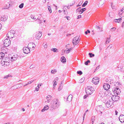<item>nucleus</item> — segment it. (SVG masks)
<instances>
[{"label": "nucleus", "mask_w": 124, "mask_h": 124, "mask_svg": "<svg viewBox=\"0 0 124 124\" xmlns=\"http://www.w3.org/2000/svg\"><path fill=\"white\" fill-rule=\"evenodd\" d=\"M60 105L59 102L58 100L57 99H54L52 100L49 106L52 108L50 109V110L53 111L54 110L57 108Z\"/></svg>", "instance_id": "f257e3e1"}, {"label": "nucleus", "mask_w": 124, "mask_h": 124, "mask_svg": "<svg viewBox=\"0 0 124 124\" xmlns=\"http://www.w3.org/2000/svg\"><path fill=\"white\" fill-rule=\"evenodd\" d=\"M103 102L105 104L106 107L108 108L111 107L112 104L114 103L113 101L111 100H108L105 99V100H103Z\"/></svg>", "instance_id": "f03ea898"}, {"label": "nucleus", "mask_w": 124, "mask_h": 124, "mask_svg": "<svg viewBox=\"0 0 124 124\" xmlns=\"http://www.w3.org/2000/svg\"><path fill=\"white\" fill-rule=\"evenodd\" d=\"M94 91L93 88L91 86H88L85 88V92L88 95H91Z\"/></svg>", "instance_id": "7ed1b4c3"}, {"label": "nucleus", "mask_w": 124, "mask_h": 124, "mask_svg": "<svg viewBox=\"0 0 124 124\" xmlns=\"http://www.w3.org/2000/svg\"><path fill=\"white\" fill-rule=\"evenodd\" d=\"M15 33V32L14 30H11L7 34V37L9 38H12L14 37Z\"/></svg>", "instance_id": "20e7f679"}, {"label": "nucleus", "mask_w": 124, "mask_h": 124, "mask_svg": "<svg viewBox=\"0 0 124 124\" xmlns=\"http://www.w3.org/2000/svg\"><path fill=\"white\" fill-rule=\"evenodd\" d=\"M79 37L78 36H76L73 38L72 40V43L74 45H76L79 42Z\"/></svg>", "instance_id": "39448f33"}, {"label": "nucleus", "mask_w": 124, "mask_h": 124, "mask_svg": "<svg viewBox=\"0 0 124 124\" xmlns=\"http://www.w3.org/2000/svg\"><path fill=\"white\" fill-rule=\"evenodd\" d=\"M11 41L9 39H5L4 41V44L5 47L8 46L10 44Z\"/></svg>", "instance_id": "423d86ee"}, {"label": "nucleus", "mask_w": 124, "mask_h": 124, "mask_svg": "<svg viewBox=\"0 0 124 124\" xmlns=\"http://www.w3.org/2000/svg\"><path fill=\"white\" fill-rule=\"evenodd\" d=\"M112 91H113L114 92L116 93L117 94H119L121 92L120 89L117 87H116V88H113L112 89Z\"/></svg>", "instance_id": "0eeeda50"}, {"label": "nucleus", "mask_w": 124, "mask_h": 124, "mask_svg": "<svg viewBox=\"0 0 124 124\" xmlns=\"http://www.w3.org/2000/svg\"><path fill=\"white\" fill-rule=\"evenodd\" d=\"M99 81V78L98 77H95L93 78L92 82L95 84H97Z\"/></svg>", "instance_id": "6e6552de"}, {"label": "nucleus", "mask_w": 124, "mask_h": 124, "mask_svg": "<svg viewBox=\"0 0 124 124\" xmlns=\"http://www.w3.org/2000/svg\"><path fill=\"white\" fill-rule=\"evenodd\" d=\"M112 96L111 97V100L113 101H118L119 100L120 97L119 96L117 95H112Z\"/></svg>", "instance_id": "1a4fd4ad"}, {"label": "nucleus", "mask_w": 124, "mask_h": 124, "mask_svg": "<svg viewBox=\"0 0 124 124\" xmlns=\"http://www.w3.org/2000/svg\"><path fill=\"white\" fill-rule=\"evenodd\" d=\"M9 57H6V58H5V57H4L3 58H2L1 61V64H3V62H10V59Z\"/></svg>", "instance_id": "9d476101"}, {"label": "nucleus", "mask_w": 124, "mask_h": 124, "mask_svg": "<svg viewBox=\"0 0 124 124\" xmlns=\"http://www.w3.org/2000/svg\"><path fill=\"white\" fill-rule=\"evenodd\" d=\"M42 32L41 31H39V32H37L35 35V39H39L41 37L42 35Z\"/></svg>", "instance_id": "9b49d317"}, {"label": "nucleus", "mask_w": 124, "mask_h": 124, "mask_svg": "<svg viewBox=\"0 0 124 124\" xmlns=\"http://www.w3.org/2000/svg\"><path fill=\"white\" fill-rule=\"evenodd\" d=\"M23 52L25 54H28L30 53V49L27 47H24L23 49Z\"/></svg>", "instance_id": "f8f14e48"}, {"label": "nucleus", "mask_w": 124, "mask_h": 124, "mask_svg": "<svg viewBox=\"0 0 124 124\" xmlns=\"http://www.w3.org/2000/svg\"><path fill=\"white\" fill-rule=\"evenodd\" d=\"M110 87V85L107 83H104L103 85V88L106 90H108Z\"/></svg>", "instance_id": "ddd939ff"}, {"label": "nucleus", "mask_w": 124, "mask_h": 124, "mask_svg": "<svg viewBox=\"0 0 124 124\" xmlns=\"http://www.w3.org/2000/svg\"><path fill=\"white\" fill-rule=\"evenodd\" d=\"M18 56L17 54H15V55H13V56H12L11 57V61H13L16 60L18 58Z\"/></svg>", "instance_id": "4468645a"}, {"label": "nucleus", "mask_w": 124, "mask_h": 124, "mask_svg": "<svg viewBox=\"0 0 124 124\" xmlns=\"http://www.w3.org/2000/svg\"><path fill=\"white\" fill-rule=\"evenodd\" d=\"M8 18V16L6 15H4L0 18V20L1 21H6Z\"/></svg>", "instance_id": "2eb2a0df"}, {"label": "nucleus", "mask_w": 124, "mask_h": 124, "mask_svg": "<svg viewBox=\"0 0 124 124\" xmlns=\"http://www.w3.org/2000/svg\"><path fill=\"white\" fill-rule=\"evenodd\" d=\"M119 118L121 122H124V115H121L120 116Z\"/></svg>", "instance_id": "dca6fc26"}, {"label": "nucleus", "mask_w": 124, "mask_h": 124, "mask_svg": "<svg viewBox=\"0 0 124 124\" xmlns=\"http://www.w3.org/2000/svg\"><path fill=\"white\" fill-rule=\"evenodd\" d=\"M124 12V7L122 8L121 9H120L119 11L118 14L120 17H123L121 15Z\"/></svg>", "instance_id": "f3484780"}, {"label": "nucleus", "mask_w": 124, "mask_h": 124, "mask_svg": "<svg viewBox=\"0 0 124 124\" xmlns=\"http://www.w3.org/2000/svg\"><path fill=\"white\" fill-rule=\"evenodd\" d=\"M22 84H19L14 86L13 87L15 89H16L18 88H20L22 86Z\"/></svg>", "instance_id": "a211bd4d"}, {"label": "nucleus", "mask_w": 124, "mask_h": 124, "mask_svg": "<svg viewBox=\"0 0 124 124\" xmlns=\"http://www.w3.org/2000/svg\"><path fill=\"white\" fill-rule=\"evenodd\" d=\"M86 9L85 8H82L81 10H79L78 12L79 14H82L85 10Z\"/></svg>", "instance_id": "6ab92c4d"}, {"label": "nucleus", "mask_w": 124, "mask_h": 124, "mask_svg": "<svg viewBox=\"0 0 124 124\" xmlns=\"http://www.w3.org/2000/svg\"><path fill=\"white\" fill-rule=\"evenodd\" d=\"M61 61L62 62L64 63L66 62V59L64 57L62 56L61 59Z\"/></svg>", "instance_id": "aec40b11"}, {"label": "nucleus", "mask_w": 124, "mask_h": 124, "mask_svg": "<svg viewBox=\"0 0 124 124\" xmlns=\"http://www.w3.org/2000/svg\"><path fill=\"white\" fill-rule=\"evenodd\" d=\"M72 95H70L67 98V101H70L72 99Z\"/></svg>", "instance_id": "412c9836"}, {"label": "nucleus", "mask_w": 124, "mask_h": 124, "mask_svg": "<svg viewBox=\"0 0 124 124\" xmlns=\"http://www.w3.org/2000/svg\"><path fill=\"white\" fill-rule=\"evenodd\" d=\"M52 97V96L49 95H48L46 96V99L47 100V102H49L50 100H51Z\"/></svg>", "instance_id": "4be33fe9"}, {"label": "nucleus", "mask_w": 124, "mask_h": 124, "mask_svg": "<svg viewBox=\"0 0 124 124\" xmlns=\"http://www.w3.org/2000/svg\"><path fill=\"white\" fill-rule=\"evenodd\" d=\"M4 54L3 53H0V59H2V58H3L4 57Z\"/></svg>", "instance_id": "5701e85b"}, {"label": "nucleus", "mask_w": 124, "mask_h": 124, "mask_svg": "<svg viewBox=\"0 0 124 124\" xmlns=\"http://www.w3.org/2000/svg\"><path fill=\"white\" fill-rule=\"evenodd\" d=\"M12 76L10 74H8V75H6L3 78L4 79H8L10 77H11Z\"/></svg>", "instance_id": "b1692460"}, {"label": "nucleus", "mask_w": 124, "mask_h": 124, "mask_svg": "<svg viewBox=\"0 0 124 124\" xmlns=\"http://www.w3.org/2000/svg\"><path fill=\"white\" fill-rule=\"evenodd\" d=\"M73 49V48L71 47L70 48V49H68V50H65V52H66V53H69L70 52V51L72 50Z\"/></svg>", "instance_id": "393cba45"}, {"label": "nucleus", "mask_w": 124, "mask_h": 124, "mask_svg": "<svg viewBox=\"0 0 124 124\" xmlns=\"http://www.w3.org/2000/svg\"><path fill=\"white\" fill-rule=\"evenodd\" d=\"M2 64L3 66H8L9 65V62H3V64Z\"/></svg>", "instance_id": "a878e982"}, {"label": "nucleus", "mask_w": 124, "mask_h": 124, "mask_svg": "<svg viewBox=\"0 0 124 124\" xmlns=\"http://www.w3.org/2000/svg\"><path fill=\"white\" fill-rule=\"evenodd\" d=\"M122 19L121 18H119L118 19H115L114 20V21L115 22L119 23Z\"/></svg>", "instance_id": "bb28decb"}, {"label": "nucleus", "mask_w": 124, "mask_h": 124, "mask_svg": "<svg viewBox=\"0 0 124 124\" xmlns=\"http://www.w3.org/2000/svg\"><path fill=\"white\" fill-rule=\"evenodd\" d=\"M110 41V38H107L106 40L105 43V44H107V42L109 43Z\"/></svg>", "instance_id": "cd10ccee"}, {"label": "nucleus", "mask_w": 124, "mask_h": 124, "mask_svg": "<svg viewBox=\"0 0 124 124\" xmlns=\"http://www.w3.org/2000/svg\"><path fill=\"white\" fill-rule=\"evenodd\" d=\"M85 80V78L84 77H83L81 79H80L78 81V82L80 83H82Z\"/></svg>", "instance_id": "c85d7f7f"}, {"label": "nucleus", "mask_w": 124, "mask_h": 124, "mask_svg": "<svg viewBox=\"0 0 124 124\" xmlns=\"http://www.w3.org/2000/svg\"><path fill=\"white\" fill-rule=\"evenodd\" d=\"M51 51H53L54 52H57V49L56 48H52L51 49Z\"/></svg>", "instance_id": "c756f323"}, {"label": "nucleus", "mask_w": 124, "mask_h": 124, "mask_svg": "<svg viewBox=\"0 0 124 124\" xmlns=\"http://www.w3.org/2000/svg\"><path fill=\"white\" fill-rule=\"evenodd\" d=\"M88 2L87 1H85L82 5V7H85L87 5Z\"/></svg>", "instance_id": "7c9ffc66"}, {"label": "nucleus", "mask_w": 124, "mask_h": 124, "mask_svg": "<svg viewBox=\"0 0 124 124\" xmlns=\"http://www.w3.org/2000/svg\"><path fill=\"white\" fill-rule=\"evenodd\" d=\"M48 9L49 10V12L50 13H51L52 12V10L51 9V6H48Z\"/></svg>", "instance_id": "2f4dec72"}, {"label": "nucleus", "mask_w": 124, "mask_h": 124, "mask_svg": "<svg viewBox=\"0 0 124 124\" xmlns=\"http://www.w3.org/2000/svg\"><path fill=\"white\" fill-rule=\"evenodd\" d=\"M63 86V85H60L58 88V90L60 91L62 89Z\"/></svg>", "instance_id": "473e14b6"}, {"label": "nucleus", "mask_w": 124, "mask_h": 124, "mask_svg": "<svg viewBox=\"0 0 124 124\" xmlns=\"http://www.w3.org/2000/svg\"><path fill=\"white\" fill-rule=\"evenodd\" d=\"M95 119V117L94 116H92V117L91 118V121H92V124H93V122L94 121Z\"/></svg>", "instance_id": "72a5a7b5"}, {"label": "nucleus", "mask_w": 124, "mask_h": 124, "mask_svg": "<svg viewBox=\"0 0 124 124\" xmlns=\"http://www.w3.org/2000/svg\"><path fill=\"white\" fill-rule=\"evenodd\" d=\"M57 72L56 70H52L51 71V73L52 74H54L55 73H56Z\"/></svg>", "instance_id": "f704fd0d"}, {"label": "nucleus", "mask_w": 124, "mask_h": 124, "mask_svg": "<svg viewBox=\"0 0 124 124\" xmlns=\"http://www.w3.org/2000/svg\"><path fill=\"white\" fill-rule=\"evenodd\" d=\"M89 55L90 57H93L94 56V54H92V53H89Z\"/></svg>", "instance_id": "c9c22d12"}, {"label": "nucleus", "mask_w": 124, "mask_h": 124, "mask_svg": "<svg viewBox=\"0 0 124 124\" xmlns=\"http://www.w3.org/2000/svg\"><path fill=\"white\" fill-rule=\"evenodd\" d=\"M90 62V61L88 60H87L86 62H85V64L86 65H88V63Z\"/></svg>", "instance_id": "e433bc0d"}, {"label": "nucleus", "mask_w": 124, "mask_h": 124, "mask_svg": "<svg viewBox=\"0 0 124 124\" xmlns=\"http://www.w3.org/2000/svg\"><path fill=\"white\" fill-rule=\"evenodd\" d=\"M95 28H98V29H100V31H101H101H103V30H102V29H101V30L100 29H101V28L99 26H98L97 25H96L95 26Z\"/></svg>", "instance_id": "4c0bfd02"}, {"label": "nucleus", "mask_w": 124, "mask_h": 124, "mask_svg": "<svg viewBox=\"0 0 124 124\" xmlns=\"http://www.w3.org/2000/svg\"><path fill=\"white\" fill-rule=\"evenodd\" d=\"M23 3H22L19 5V7L21 8H22L23 7Z\"/></svg>", "instance_id": "58836bf2"}, {"label": "nucleus", "mask_w": 124, "mask_h": 124, "mask_svg": "<svg viewBox=\"0 0 124 124\" xmlns=\"http://www.w3.org/2000/svg\"><path fill=\"white\" fill-rule=\"evenodd\" d=\"M105 2V0H101L100 2V3L101 5L103 4Z\"/></svg>", "instance_id": "ea45409f"}, {"label": "nucleus", "mask_w": 124, "mask_h": 124, "mask_svg": "<svg viewBox=\"0 0 124 124\" xmlns=\"http://www.w3.org/2000/svg\"><path fill=\"white\" fill-rule=\"evenodd\" d=\"M39 84H38V86L35 88V90L37 91H38L39 90Z\"/></svg>", "instance_id": "a19ab883"}, {"label": "nucleus", "mask_w": 124, "mask_h": 124, "mask_svg": "<svg viewBox=\"0 0 124 124\" xmlns=\"http://www.w3.org/2000/svg\"><path fill=\"white\" fill-rule=\"evenodd\" d=\"M116 29V28L113 27V28H111L110 29V30L112 32H113V31H114Z\"/></svg>", "instance_id": "79ce46f5"}, {"label": "nucleus", "mask_w": 124, "mask_h": 124, "mask_svg": "<svg viewBox=\"0 0 124 124\" xmlns=\"http://www.w3.org/2000/svg\"><path fill=\"white\" fill-rule=\"evenodd\" d=\"M77 73L80 75H81L82 74V72L81 71H78L77 72Z\"/></svg>", "instance_id": "37998d69"}, {"label": "nucleus", "mask_w": 124, "mask_h": 124, "mask_svg": "<svg viewBox=\"0 0 124 124\" xmlns=\"http://www.w3.org/2000/svg\"><path fill=\"white\" fill-rule=\"evenodd\" d=\"M30 17L32 19H36V18H35L34 15H31L30 16Z\"/></svg>", "instance_id": "c03bdc74"}, {"label": "nucleus", "mask_w": 124, "mask_h": 124, "mask_svg": "<svg viewBox=\"0 0 124 124\" xmlns=\"http://www.w3.org/2000/svg\"><path fill=\"white\" fill-rule=\"evenodd\" d=\"M49 106L47 105H46L45 106V107H44V108L45 109H46V110H47L49 108Z\"/></svg>", "instance_id": "a18cd8bd"}, {"label": "nucleus", "mask_w": 124, "mask_h": 124, "mask_svg": "<svg viewBox=\"0 0 124 124\" xmlns=\"http://www.w3.org/2000/svg\"><path fill=\"white\" fill-rule=\"evenodd\" d=\"M53 85H55V86H56V85L57 83H56V81L55 80L53 81Z\"/></svg>", "instance_id": "49530a36"}, {"label": "nucleus", "mask_w": 124, "mask_h": 124, "mask_svg": "<svg viewBox=\"0 0 124 124\" xmlns=\"http://www.w3.org/2000/svg\"><path fill=\"white\" fill-rule=\"evenodd\" d=\"M90 31L89 30H87V31H85V34H87L88 33H90Z\"/></svg>", "instance_id": "de8ad7c7"}, {"label": "nucleus", "mask_w": 124, "mask_h": 124, "mask_svg": "<svg viewBox=\"0 0 124 124\" xmlns=\"http://www.w3.org/2000/svg\"><path fill=\"white\" fill-rule=\"evenodd\" d=\"M9 7H8V8H7V5H5V7H4H4H3L2 8L3 9H7Z\"/></svg>", "instance_id": "09e8293b"}, {"label": "nucleus", "mask_w": 124, "mask_h": 124, "mask_svg": "<svg viewBox=\"0 0 124 124\" xmlns=\"http://www.w3.org/2000/svg\"><path fill=\"white\" fill-rule=\"evenodd\" d=\"M69 45L70 44H68L65 47L67 49H68V48L69 47Z\"/></svg>", "instance_id": "8fccbe9b"}, {"label": "nucleus", "mask_w": 124, "mask_h": 124, "mask_svg": "<svg viewBox=\"0 0 124 124\" xmlns=\"http://www.w3.org/2000/svg\"><path fill=\"white\" fill-rule=\"evenodd\" d=\"M36 21H38V23H40L41 22H40V20H39V19L38 18H37V20H36Z\"/></svg>", "instance_id": "3c124183"}, {"label": "nucleus", "mask_w": 124, "mask_h": 124, "mask_svg": "<svg viewBox=\"0 0 124 124\" xmlns=\"http://www.w3.org/2000/svg\"><path fill=\"white\" fill-rule=\"evenodd\" d=\"M81 7H79V8H78L77 9H76V12L77 13H78V11L79 10H79V9H80V8H81Z\"/></svg>", "instance_id": "603ef678"}, {"label": "nucleus", "mask_w": 124, "mask_h": 124, "mask_svg": "<svg viewBox=\"0 0 124 124\" xmlns=\"http://www.w3.org/2000/svg\"><path fill=\"white\" fill-rule=\"evenodd\" d=\"M113 14V13L112 12H109V16L110 17H111L112 16H111V15L112 14Z\"/></svg>", "instance_id": "864d4df0"}, {"label": "nucleus", "mask_w": 124, "mask_h": 124, "mask_svg": "<svg viewBox=\"0 0 124 124\" xmlns=\"http://www.w3.org/2000/svg\"><path fill=\"white\" fill-rule=\"evenodd\" d=\"M65 17L68 20H69L70 19V17L69 16H65Z\"/></svg>", "instance_id": "5fc2aeb1"}, {"label": "nucleus", "mask_w": 124, "mask_h": 124, "mask_svg": "<svg viewBox=\"0 0 124 124\" xmlns=\"http://www.w3.org/2000/svg\"><path fill=\"white\" fill-rule=\"evenodd\" d=\"M81 17V15H78V17L77 18L78 19H79Z\"/></svg>", "instance_id": "6e6d98bb"}, {"label": "nucleus", "mask_w": 124, "mask_h": 124, "mask_svg": "<svg viewBox=\"0 0 124 124\" xmlns=\"http://www.w3.org/2000/svg\"><path fill=\"white\" fill-rule=\"evenodd\" d=\"M34 81V80H33V81H30L27 84H28H28H30L31 83H32V82H33Z\"/></svg>", "instance_id": "4d7b16f0"}, {"label": "nucleus", "mask_w": 124, "mask_h": 124, "mask_svg": "<svg viewBox=\"0 0 124 124\" xmlns=\"http://www.w3.org/2000/svg\"><path fill=\"white\" fill-rule=\"evenodd\" d=\"M32 45H33V46H32V48H34L35 47V44H34V43H32Z\"/></svg>", "instance_id": "13d9d810"}, {"label": "nucleus", "mask_w": 124, "mask_h": 124, "mask_svg": "<svg viewBox=\"0 0 124 124\" xmlns=\"http://www.w3.org/2000/svg\"><path fill=\"white\" fill-rule=\"evenodd\" d=\"M81 2H79L78 3V4L77 5V7H78V6H80L81 5Z\"/></svg>", "instance_id": "bf43d9fd"}, {"label": "nucleus", "mask_w": 124, "mask_h": 124, "mask_svg": "<svg viewBox=\"0 0 124 124\" xmlns=\"http://www.w3.org/2000/svg\"><path fill=\"white\" fill-rule=\"evenodd\" d=\"M43 46H44L45 48H46L47 46V44H43Z\"/></svg>", "instance_id": "052dcab7"}, {"label": "nucleus", "mask_w": 124, "mask_h": 124, "mask_svg": "<svg viewBox=\"0 0 124 124\" xmlns=\"http://www.w3.org/2000/svg\"><path fill=\"white\" fill-rule=\"evenodd\" d=\"M46 110H46V109H45L44 108L41 110V111L42 112H44Z\"/></svg>", "instance_id": "680f3d73"}, {"label": "nucleus", "mask_w": 124, "mask_h": 124, "mask_svg": "<svg viewBox=\"0 0 124 124\" xmlns=\"http://www.w3.org/2000/svg\"><path fill=\"white\" fill-rule=\"evenodd\" d=\"M46 110H46V109H45L44 108L41 110V111L42 112H44Z\"/></svg>", "instance_id": "e2e57ef3"}, {"label": "nucleus", "mask_w": 124, "mask_h": 124, "mask_svg": "<svg viewBox=\"0 0 124 124\" xmlns=\"http://www.w3.org/2000/svg\"><path fill=\"white\" fill-rule=\"evenodd\" d=\"M46 110H46V109H45L44 108L41 110V111L42 112H44Z\"/></svg>", "instance_id": "0e129e2a"}, {"label": "nucleus", "mask_w": 124, "mask_h": 124, "mask_svg": "<svg viewBox=\"0 0 124 124\" xmlns=\"http://www.w3.org/2000/svg\"><path fill=\"white\" fill-rule=\"evenodd\" d=\"M99 66H100V65H99L96 68V69L95 70V71L97 70L98 69H99Z\"/></svg>", "instance_id": "69168bd1"}, {"label": "nucleus", "mask_w": 124, "mask_h": 124, "mask_svg": "<svg viewBox=\"0 0 124 124\" xmlns=\"http://www.w3.org/2000/svg\"><path fill=\"white\" fill-rule=\"evenodd\" d=\"M88 96V95H85L84 96V99H85L87 97V96Z\"/></svg>", "instance_id": "338daca9"}, {"label": "nucleus", "mask_w": 124, "mask_h": 124, "mask_svg": "<svg viewBox=\"0 0 124 124\" xmlns=\"http://www.w3.org/2000/svg\"><path fill=\"white\" fill-rule=\"evenodd\" d=\"M86 114V113H85L83 115V120H84V118H85V115Z\"/></svg>", "instance_id": "774afa93"}]
</instances>
